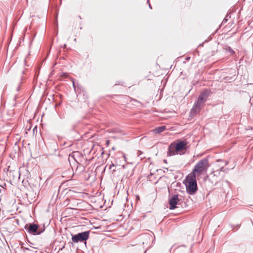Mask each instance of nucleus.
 Listing matches in <instances>:
<instances>
[{
	"label": "nucleus",
	"mask_w": 253,
	"mask_h": 253,
	"mask_svg": "<svg viewBox=\"0 0 253 253\" xmlns=\"http://www.w3.org/2000/svg\"><path fill=\"white\" fill-rule=\"evenodd\" d=\"M183 183L186 186V192L189 194L194 195L197 192L198 188L196 174H188L184 180Z\"/></svg>",
	"instance_id": "obj_1"
},
{
	"label": "nucleus",
	"mask_w": 253,
	"mask_h": 253,
	"mask_svg": "<svg viewBox=\"0 0 253 253\" xmlns=\"http://www.w3.org/2000/svg\"><path fill=\"white\" fill-rule=\"evenodd\" d=\"M27 232L33 235H39L45 230L44 226H40L39 224L35 223H29L26 224L24 226Z\"/></svg>",
	"instance_id": "obj_2"
},
{
	"label": "nucleus",
	"mask_w": 253,
	"mask_h": 253,
	"mask_svg": "<svg viewBox=\"0 0 253 253\" xmlns=\"http://www.w3.org/2000/svg\"><path fill=\"white\" fill-rule=\"evenodd\" d=\"M209 160L208 158H204L200 160L194 167L190 173L196 174V172L201 173L205 169L209 167Z\"/></svg>",
	"instance_id": "obj_3"
},
{
	"label": "nucleus",
	"mask_w": 253,
	"mask_h": 253,
	"mask_svg": "<svg viewBox=\"0 0 253 253\" xmlns=\"http://www.w3.org/2000/svg\"><path fill=\"white\" fill-rule=\"evenodd\" d=\"M90 231H86L77 234H72V240L74 243L86 241L89 238Z\"/></svg>",
	"instance_id": "obj_4"
},
{
	"label": "nucleus",
	"mask_w": 253,
	"mask_h": 253,
	"mask_svg": "<svg viewBox=\"0 0 253 253\" xmlns=\"http://www.w3.org/2000/svg\"><path fill=\"white\" fill-rule=\"evenodd\" d=\"M204 104L205 102L197 99L195 102L192 108L190 110V117L191 118H193L196 114L200 113Z\"/></svg>",
	"instance_id": "obj_5"
},
{
	"label": "nucleus",
	"mask_w": 253,
	"mask_h": 253,
	"mask_svg": "<svg viewBox=\"0 0 253 253\" xmlns=\"http://www.w3.org/2000/svg\"><path fill=\"white\" fill-rule=\"evenodd\" d=\"M180 200L178 198V195L174 194L169 197V204L170 210H174L176 208V205H179Z\"/></svg>",
	"instance_id": "obj_6"
},
{
	"label": "nucleus",
	"mask_w": 253,
	"mask_h": 253,
	"mask_svg": "<svg viewBox=\"0 0 253 253\" xmlns=\"http://www.w3.org/2000/svg\"><path fill=\"white\" fill-rule=\"evenodd\" d=\"M187 142L178 140L176 143L174 142V147H176V150L178 153L180 151L187 149Z\"/></svg>",
	"instance_id": "obj_7"
},
{
	"label": "nucleus",
	"mask_w": 253,
	"mask_h": 253,
	"mask_svg": "<svg viewBox=\"0 0 253 253\" xmlns=\"http://www.w3.org/2000/svg\"><path fill=\"white\" fill-rule=\"evenodd\" d=\"M177 153L178 152L176 150V147H174V142L171 143L168 147L167 156L170 157Z\"/></svg>",
	"instance_id": "obj_8"
},
{
	"label": "nucleus",
	"mask_w": 253,
	"mask_h": 253,
	"mask_svg": "<svg viewBox=\"0 0 253 253\" xmlns=\"http://www.w3.org/2000/svg\"><path fill=\"white\" fill-rule=\"evenodd\" d=\"M212 93L211 91L209 89H205L204 90L200 93V95L206 100H207L208 97L211 96Z\"/></svg>",
	"instance_id": "obj_9"
},
{
	"label": "nucleus",
	"mask_w": 253,
	"mask_h": 253,
	"mask_svg": "<svg viewBox=\"0 0 253 253\" xmlns=\"http://www.w3.org/2000/svg\"><path fill=\"white\" fill-rule=\"evenodd\" d=\"M166 129L165 126H162L157 127L153 130V131L156 134H159L164 131Z\"/></svg>",
	"instance_id": "obj_10"
},
{
	"label": "nucleus",
	"mask_w": 253,
	"mask_h": 253,
	"mask_svg": "<svg viewBox=\"0 0 253 253\" xmlns=\"http://www.w3.org/2000/svg\"><path fill=\"white\" fill-rule=\"evenodd\" d=\"M197 99L205 103L207 101V100L205 99H204L200 94H199Z\"/></svg>",
	"instance_id": "obj_11"
},
{
	"label": "nucleus",
	"mask_w": 253,
	"mask_h": 253,
	"mask_svg": "<svg viewBox=\"0 0 253 253\" xmlns=\"http://www.w3.org/2000/svg\"><path fill=\"white\" fill-rule=\"evenodd\" d=\"M216 162H224V161L222 160H221V159H218V160H216ZM228 162L227 161L224 162V166L227 165L228 164Z\"/></svg>",
	"instance_id": "obj_12"
},
{
	"label": "nucleus",
	"mask_w": 253,
	"mask_h": 253,
	"mask_svg": "<svg viewBox=\"0 0 253 253\" xmlns=\"http://www.w3.org/2000/svg\"><path fill=\"white\" fill-rule=\"evenodd\" d=\"M227 17H228V15H227L226 16V17L224 18V19H223V21H222V23H223H223H226V22L227 21V20H227Z\"/></svg>",
	"instance_id": "obj_13"
},
{
	"label": "nucleus",
	"mask_w": 253,
	"mask_h": 253,
	"mask_svg": "<svg viewBox=\"0 0 253 253\" xmlns=\"http://www.w3.org/2000/svg\"><path fill=\"white\" fill-rule=\"evenodd\" d=\"M228 51L230 52H231V53H234V50L230 47H228Z\"/></svg>",
	"instance_id": "obj_14"
},
{
	"label": "nucleus",
	"mask_w": 253,
	"mask_h": 253,
	"mask_svg": "<svg viewBox=\"0 0 253 253\" xmlns=\"http://www.w3.org/2000/svg\"><path fill=\"white\" fill-rule=\"evenodd\" d=\"M219 171H225L224 166H222L220 167L219 170Z\"/></svg>",
	"instance_id": "obj_15"
},
{
	"label": "nucleus",
	"mask_w": 253,
	"mask_h": 253,
	"mask_svg": "<svg viewBox=\"0 0 253 253\" xmlns=\"http://www.w3.org/2000/svg\"><path fill=\"white\" fill-rule=\"evenodd\" d=\"M72 82H73V87L74 88L75 91H76V85L75 84V82L73 80L72 81Z\"/></svg>",
	"instance_id": "obj_16"
},
{
	"label": "nucleus",
	"mask_w": 253,
	"mask_h": 253,
	"mask_svg": "<svg viewBox=\"0 0 253 253\" xmlns=\"http://www.w3.org/2000/svg\"><path fill=\"white\" fill-rule=\"evenodd\" d=\"M115 167V165L112 163V164L109 166V169H111L112 167Z\"/></svg>",
	"instance_id": "obj_17"
},
{
	"label": "nucleus",
	"mask_w": 253,
	"mask_h": 253,
	"mask_svg": "<svg viewBox=\"0 0 253 253\" xmlns=\"http://www.w3.org/2000/svg\"><path fill=\"white\" fill-rule=\"evenodd\" d=\"M147 2H148V4H149V8H150V9H152V6H151V4H150V2H149V0H147Z\"/></svg>",
	"instance_id": "obj_18"
},
{
	"label": "nucleus",
	"mask_w": 253,
	"mask_h": 253,
	"mask_svg": "<svg viewBox=\"0 0 253 253\" xmlns=\"http://www.w3.org/2000/svg\"><path fill=\"white\" fill-rule=\"evenodd\" d=\"M106 144L107 146L109 145V140L106 141Z\"/></svg>",
	"instance_id": "obj_19"
},
{
	"label": "nucleus",
	"mask_w": 253,
	"mask_h": 253,
	"mask_svg": "<svg viewBox=\"0 0 253 253\" xmlns=\"http://www.w3.org/2000/svg\"><path fill=\"white\" fill-rule=\"evenodd\" d=\"M224 170H225L224 172L227 173L228 172V169H224Z\"/></svg>",
	"instance_id": "obj_20"
},
{
	"label": "nucleus",
	"mask_w": 253,
	"mask_h": 253,
	"mask_svg": "<svg viewBox=\"0 0 253 253\" xmlns=\"http://www.w3.org/2000/svg\"><path fill=\"white\" fill-rule=\"evenodd\" d=\"M66 46H67L66 44H64L63 45V47L64 48H65L66 47Z\"/></svg>",
	"instance_id": "obj_21"
},
{
	"label": "nucleus",
	"mask_w": 253,
	"mask_h": 253,
	"mask_svg": "<svg viewBox=\"0 0 253 253\" xmlns=\"http://www.w3.org/2000/svg\"><path fill=\"white\" fill-rule=\"evenodd\" d=\"M63 75L65 77H66L67 76V74L64 73L63 74Z\"/></svg>",
	"instance_id": "obj_22"
},
{
	"label": "nucleus",
	"mask_w": 253,
	"mask_h": 253,
	"mask_svg": "<svg viewBox=\"0 0 253 253\" xmlns=\"http://www.w3.org/2000/svg\"><path fill=\"white\" fill-rule=\"evenodd\" d=\"M190 58V57H187L186 59V60H189Z\"/></svg>",
	"instance_id": "obj_23"
},
{
	"label": "nucleus",
	"mask_w": 253,
	"mask_h": 253,
	"mask_svg": "<svg viewBox=\"0 0 253 253\" xmlns=\"http://www.w3.org/2000/svg\"><path fill=\"white\" fill-rule=\"evenodd\" d=\"M250 85H251V86L252 87H253V84H250Z\"/></svg>",
	"instance_id": "obj_24"
},
{
	"label": "nucleus",
	"mask_w": 253,
	"mask_h": 253,
	"mask_svg": "<svg viewBox=\"0 0 253 253\" xmlns=\"http://www.w3.org/2000/svg\"><path fill=\"white\" fill-rule=\"evenodd\" d=\"M17 90H19V87H18L17 89Z\"/></svg>",
	"instance_id": "obj_25"
},
{
	"label": "nucleus",
	"mask_w": 253,
	"mask_h": 253,
	"mask_svg": "<svg viewBox=\"0 0 253 253\" xmlns=\"http://www.w3.org/2000/svg\"><path fill=\"white\" fill-rule=\"evenodd\" d=\"M26 249L27 250H29V251H30L29 249H28V248H26Z\"/></svg>",
	"instance_id": "obj_26"
},
{
	"label": "nucleus",
	"mask_w": 253,
	"mask_h": 253,
	"mask_svg": "<svg viewBox=\"0 0 253 253\" xmlns=\"http://www.w3.org/2000/svg\"><path fill=\"white\" fill-rule=\"evenodd\" d=\"M164 162H165V163H167V161L165 160H164Z\"/></svg>",
	"instance_id": "obj_27"
}]
</instances>
